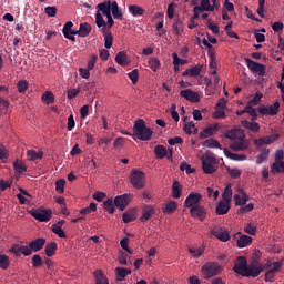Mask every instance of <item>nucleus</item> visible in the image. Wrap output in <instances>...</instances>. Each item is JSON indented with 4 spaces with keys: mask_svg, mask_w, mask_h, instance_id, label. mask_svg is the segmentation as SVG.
<instances>
[{
    "mask_svg": "<svg viewBox=\"0 0 284 284\" xmlns=\"http://www.w3.org/2000/svg\"><path fill=\"white\" fill-rule=\"evenodd\" d=\"M29 212L40 223H48L52 219V211L50 209H31Z\"/></svg>",
    "mask_w": 284,
    "mask_h": 284,
    "instance_id": "nucleus-4",
    "label": "nucleus"
},
{
    "mask_svg": "<svg viewBox=\"0 0 284 284\" xmlns=\"http://www.w3.org/2000/svg\"><path fill=\"white\" fill-rule=\"evenodd\" d=\"M154 154L156 159H165V156H168V149L159 144L154 148Z\"/></svg>",
    "mask_w": 284,
    "mask_h": 284,
    "instance_id": "nucleus-38",
    "label": "nucleus"
},
{
    "mask_svg": "<svg viewBox=\"0 0 284 284\" xmlns=\"http://www.w3.org/2000/svg\"><path fill=\"white\" fill-rule=\"evenodd\" d=\"M100 3H105L108 7V11L113 14L114 19H118L119 21H123V11L119 8V3L116 1H111V0H104L103 2Z\"/></svg>",
    "mask_w": 284,
    "mask_h": 284,
    "instance_id": "nucleus-9",
    "label": "nucleus"
},
{
    "mask_svg": "<svg viewBox=\"0 0 284 284\" xmlns=\"http://www.w3.org/2000/svg\"><path fill=\"white\" fill-rule=\"evenodd\" d=\"M173 32L178 37H181V32H183V21H181V18H176L174 20V23L172 24Z\"/></svg>",
    "mask_w": 284,
    "mask_h": 284,
    "instance_id": "nucleus-39",
    "label": "nucleus"
},
{
    "mask_svg": "<svg viewBox=\"0 0 284 284\" xmlns=\"http://www.w3.org/2000/svg\"><path fill=\"white\" fill-rule=\"evenodd\" d=\"M74 23L72 21H68L63 29H62V33L64 37H68V34H70L72 32V28H73Z\"/></svg>",
    "mask_w": 284,
    "mask_h": 284,
    "instance_id": "nucleus-63",
    "label": "nucleus"
},
{
    "mask_svg": "<svg viewBox=\"0 0 284 284\" xmlns=\"http://www.w3.org/2000/svg\"><path fill=\"white\" fill-rule=\"evenodd\" d=\"M280 138L281 135L278 133L260 138L254 140V145H256L257 148H262V145H272V143H274V141H278Z\"/></svg>",
    "mask_w": 284,
    "mask_h": 284,
    "instance_id": "nucleus-16",
    "label": "nucleus"
},
{
    "mask_svg": "<svg viewBox=\"0 0 284 284\" xmlns=\"http://www.w3.org/2000/svg\"><path fill=\"white\" fill-rule=\"evenodd\" d=\"M190 214L192 219H199V221H205V216H207V211L204 209L203 205L199 204L190 209Z\"/></svg>",
    "mask_w": 284,
    "mask_h": 284,
    "instance_id": "nucleus-15",
    "label": "nucleus"
},
{
    "mask_svg": "<svg viewBox=\"0 0 284 284\" xmlns=\"http://www.w3.org/2000/svg\"><path fill=\"white\" fill-rule=\"evenodd\" d=\"M227 174L231 179H239L241 176V170L239 169H226Z\"/></svg>",
    "mask_w": 284,
    "mask_h": 284,
    "instance_id": "nucleus-64",
    "label": "nucleus"
},
{
    "mask_svg": "<svg viewBox=\"0 0 284 284\" xmlns=\"http://www.w3.org/2000/svg\"><path fill=\"white\" fill-rule=\"evenodd\" d=\"M130 274H132L131 268H125L121 266L115 267L116 281H125V277L130 276Z\"/></svg>",
    "mask_w": 284,
    "mask_h": 284,
    "instance_id": "nucleus-25",
    "label": "nucleus"
},
{
    "mask_svg": "<svg viewBox=\"0 0 284 284\" xmlns=\"http://www.w3.org/2000/svg\"><path fill=\"white\" fill-rule=\"evenodd\" d=\"M114 206H116V205L114 204V200H112V199H108L103 203V207H104L105 212H109V214H114V212L116 210Z\"/></svg>",
    "mask_w": 284,
    "mask_h": 284,
    "instance_id": "nucleus-44",
    "label": "nucleus"
},
{
    "mask_svg": "<svg viewBox=\"0 0 284 284\" xmlns=\"http://www.w3.org/2000/svg\"><path fill=\"white\" fill-rule=\"evenodd\" d=\"M204 250L201 247H191L189 248V253L192 254L195 258H199V256H203Z\"/></svg>",
    "mask_w": 284,
    "mask_h": 284,
    "instance_id": "nucleus-62",
    "label": "nucleus"
},
{
    "mask_svg": "<svg viewBox=\"0 0 284 284\" xmlns=\"http://www.w3.org/2000/svg\"><path fill=\"white\" fill-rule=\"evenodd\" d=\"M224 154L227 159H231V161H246L247 160V155L245 154H236V153H232L231 151H229L227 149H224Z\"/></svg>",
    "mask_w": 284,
    "mask_h": 284,
    "instance_id": "nucleus-29",
    "label": "nucleus"
},
{
    "mask_svg": "<svg viewBox=\"0 0 284 284\" xmlns=\"http://www.w3.org/2000/svg\"><path fill=\"white\" fill-rule=\"evenodd\" d=\"M203 274V278L206 281L210 278H214V276H219L223 272V266L219 264V262H206L201 270Z\"/></svg>",
    "mask_w": 284,
    "mask_h": 284,
    "instance_id": "nucleus-2",
    "label": "nucleus"
},
{
    "mask_svg": "<svg viewBox=\"0 0 284 284\" xmlns=\"http://www.w3.org/2000/svg\"><path fill=\"white\" fill-rule=\"evenodd\" d=\"M221 126L219 124L210 125L200 133V139H207L209 136H214V133L219 132Z\"/></svg>",
    "mask_w": 284,
    "mask_h": 284,
    "instance_id": "nucleus-23",
    "label": "nucleus"
},
{
    "mask_svg": "<svg viewBox=\"0 0 284 284\" xmlns=\"http://www.w3.org/2000/svg\"><path fill=\"white\" fill-rule=\"evenodd\" d=\"M241 123L243 128L250 130V132H258L261 130V125L258 124V122H250L247 120H242Z\"/></svg>",
    "mask_w": 284,
    "mask_h": 284,
    "instance_id": "nucleus-27",
    "label": "nucleus"
},
{
    "mask_svg": "<svg viewBox=\"0 0 284 284\" xmlns=\"http://www.w3.org/2000/svg\"><path fill=\"white\" fill-rule=\"evenodd\" d=\"M115 61L119 65H128L130 61H128V53L125 51H120L115 55Z\"/></svg>",
    "mask_w": 284,
    "mask_h": 284,
    "instance_id": "nucleus-34",
    "label": "nucleus"
},
{
    "mask_svg": "<svg viewBox=\"0 0 284 284\" xmlns=\"http://www.w3.org/2000/svg\"><path fill=\"white\" fill-rule=\"evenodd\" d=\"M130 201H132V195L124 193L114 197V205L115 207H119L121 212H123V210H125V207H128L130 204Z\"/></svg>",
    "mask_w": 284,
    "mask_h": 284,
    "instance_id": "nucleus-12",
    "label": "nucleus"
},
{
    "mask_svg": "<svg viewBox=\"0 0 284 284\" xmlns=\"http://www.w3.org/2000/svg\"><path fill=\"white\" fill-rule=\"evenodd\" d=\"M230 149L234 152H245V150L250 149V141L245 138L235 140L230 144Z\"/></svg>",
    "mask_w": 284,
    "mask_h": 284,
    "instance_id": "nucleus-13",
    "label": "nucleus"
},
{
    "mask_svg": "<svg viewBox=\"0 0 284 284\" xmlns=\"http://www.w3.org/2000/svg\"><path fill=\"white\" fill-rule=\"evenodd\" d=\"M271 174H284V162L283 161H275L271 165Z\"/></svg>",
    "mask_w": 284,
    "mask_h": 284,
    "instance_id": "nucleus-30",
    "label": "nucleus"
},
{
    "mask_svg": "<svg viewBox=\"0 0 284 284\" xmlns=\"http://www.w3.org/2000/svg\"><path fill=\"white\" fill-rule=\"evenodd\" d=\"M130 183L135 190H143L145 185V173L142 171H132Z\"/></svg>",
    "mask_w": 284,
    "mask_h": 284,
    "instance_id": "nucleus-6",
    "label": "nucleus"
},
{
    "mask_svg": "<svg viewBox=\"0 0 284 284\" xmlns=\"http://www.w3.org/2000/svg\"><path fill=\"white\" fill-rule=\"evenodd\" d=\"M95 26L98 28H105V27H108V23L105 22V19H103V14H101V11H98L95 13Z\"/></svg>",
    "mask_w": 284,
    "mask_h": 284,
    "instance_id": "nucleus-48",
    "label": "nucleus"
},
{
    "mask_svg": "<svg viewBox=\"0 0 284 284\" xmlns=\"http://www.w3.org/2000/svg\"><path fill=\"white\" fill-rule=\"evenodd\" d=\"M244 232L246 234H250L251 236H256V225H254L253 223H247L244 226Z\"/></svg>",
    "mask_w": 284,
    "mask_h": 284,
    "instance_id": "nucleus-56",
    "label": "nucleus"
},
{
    "mask_svg": "<svg viewBox=\"0 0 284 284\" xmlns=\"http://www.w3.org/2000/svg\"><path fill=\"white\" fill-rule=\"evenodd\" d=\"M45 246V239L44 237H38L29 243V247L32 252H41L43 247Z\"/></svg>",
    "mask_w": 284,
    "mask_h": 284,
    "instance_id": "nucleus-21",
    "label": "nucleus"
},
{
    "mask_svg": "<svg viewBox=\"0 0 284 284\" xmlns=\"http://www.w3.org/2000/svg\"><path fill=\"white\" fill-rule=\"evenodd\" d=\"M180 97L191 103H199L201 101V95L196 91H192V89L182 90Z\"/></svg>",
    "mask_w": 284,
    "mask_h": 284,
    "instance_id": "nucleus-17",
    "label": "nucleus"
},
{
    "mask_svg": "<svg viewBox=\"0 0 284 284\" xmlns=\"http://www.w3.org/2000/svg\"><path fill=\"white\" fill-rule=\"evenodd\" d=\"M31 263H32V267H36V268L43 267V258L39 254H36L32 256Z\"/></svg>",
    "mask_w": 284,
    "mask_h": 284,
    "instance_id": "nucleus-51",
    "label": "nucleus"
},
{
    "mask_svg": "<svg viewBox=\"0 0 284 284\" xmlns=\"http://www.w3.org/2000/svg\"><path fill=\"white\" fill-rule=\"evenodd\" d=\"M267 156H270V149H263L256 158V164L262 165V163H265Z\"/></svg>",
    "mask_w": 284,
    "mask_h": 284,
    "instance_id": "nucleus-42",
    "label": "nucleus"
},
{
    "mask_svg": "<svg viewBox=\"0 0 284 284\" xmlns=\"http://www.w3.org/2000/svg\"><path fill=\"white\" fill-rule=\"evenodd\" d=\"M80 37L85 38L92 32V26L88 22H83L80 24Z\"/></svg>",
    "mask_w": 284,
    "mask_h": 284,
    "instance_id": "nucleus-37",
    "label": "nucleus"
},
{
    "mask_svg": "<svg viewBox=\"0 0 284 284\" xmlns=\"http://www.w3.org/2000/svg\"><path fill=\"white\" fill-rule=\"evenodd\" d=\"M180 170L181 172H186V174H194V172H196V169L192 168V165L182 162L180 165Z\"/></svg>",
    "mask_w": 284,
    "mask_h": 284,
    "instance_id": "nucleus-54",
    "label": "nucleus"
},
{
    "mask_svg": "<svg viewBox=\"0 0 284 284\" xmlns=\"http://www.w3.org/2000/svg\"><path fill=\"white\" fill-rule=\"evenodd\" d=\"M129 79L132 81L133 85L139 83V69H134L128 73Z\"/></svg>",
    "mask_w": 284,
    "mask_h": 284,
    "instance_id": "nucleus-57",
    "label": "nucleus"
},
{
    "mask_svg": "<svg viewBox=\"0 0 284 284\" xmlns=\"http://www.w3.org/2000/svg\"><path fill=\"white\" fill-rule=\"evenodd\" d=\"M27 159L28 161H37L39 159H43V152H37L34 150L27 151Z\"/></svg>",
    "mask_w": 284,
    "mask_h": 284,
    "instance_id": "nucleus-41",
    "label": "nucleus"
},
{
    "mask_svg": "<svg viewBox=\"0 0 284 284\" xmlns=\"http://www.w3.org/2000/svg\"><path fill=\"white\" fill-rule=\"evenodd\" d=\"M99 60V55L95 53H92L90 55V59L88 61L87 68L88 70H94V65L97 64V61Z\"/></svg>",
    "mask_w": 284,
    "mask_h": 284,
    "instance_id": "nucleus-55",
    "label": "nucleus"
},
{
    "mask_svg": "<svg viewBox=\"0 0 284 284\" xmlns=\"http://www.w3.org/2000/svg\"><path fill=\"white\" fill-rule=\"evenodd\" d=\"M241 194H235L234 195V201L236 206H243L250 201V195L243 191V189L240 190Z\"/></svg>",
    "mask_w": 284,
    "mask_h": 284,
    "instance_id": "nucleus-24",
    "label": "nucleus"
},
{
    "mask_svg": "<svg viewBox=\"0 0 284 284\" xmlns=\"http://www.w3.org/2000/svg\"><path fill=\"white\" fill-rule=\"evenodd\" d=\"M252 236L250 235H241L240 239L237 240V247H247V245H252Z\"/></svg>",
    "mask_w": 284,
    "mask_h": 284,
    "instance_id": "nucleus-32",
    "label": "nucleus"
},
{
    "mask_svg": "<svg viewBox=\"0 0 284 284\" xmlns=\"http://www.w3.org/2000/svg\"><path fill=\"white\" fill-rule=\"evenodd\" d=\"M225 139H230L231 141H239L241 139H245V133L241 129H232L224 133Z\"/></svg>",
    "mask_w": 284,
    "mask_h": 284,
    "instance_id": "nucleus-19",
    "label": "nucleus"
},
{
    "mask_svg": "<svg viewBox=\"0 0 284 284\" xmlns=\"http://www.w3.org/2000/svg\"><path fill=\"white\" fill-rule=\"evenodd\" d=\"M10 267V257L8 255H0V270H8Z\"/></svg>",
    "mask_w": 284,
    "mask_h": 284,
    "instance_id": "nucleus-52",
    "label": "nucleus"
},
{
    "mask_svg": "<svg viewBox=\"0 0 284 284\" xmlns=\"http://www.w3.org/2000/svg\"><path fill=\"white\" fill-rule=\"evenodd\" d=\"M42 102L47 105H51V103H54V93H52V91H45L42 94Z\"/></svg>",
    "mask_w": 284,
    "mask_h": 284,
    "instance_id": "nucleus-46",
    "label": "nucleus"
},
{
    "mask_svg": "<svg viewBox=\"0 0 284 284\" xmlns=\"http://www.w3.org/2000/svg\"><path fill=\"white\" fill-rule=\"evenodd\" d=\"M57 247H58L57 242H48L44 248L45 255L49 257L54 256V254H57Z\"/></svg>",
    "mask_w": 284,
    "mask_h": 284,
    "instance_id": "nucleus-31",
    "label": "nucleus"
},
{
    "mask_svg": "<svg viewBox=\"0 0 284 284\" xmlns=\"http://www.w3.org/2000/svg\"><path fill=\"white\" fill-rule=\"evenodd\" d=\"M102 31L104 32V48L110 50L112 43H114V37L112 36V32L104 31V29H102Z\"/></svg>",
    "mask_w": 284,
    "mask_h": 284,
    "instance_id": "nucleus-40",
    "label": "nucleus"
},
{
    "mask_svg": "<svg viewBox=\"0 0 284 284\" xmlns=\"http://www.w3.org/2000/svg\"><path fill=\"white\" fill-rule=\"evenodd\" d=\"M63 225H65V221L61 220L58 221L55 224H52L51 230L53 234H57L59 239H68V235H65V231H63Z\"/></svg>",
    "mask_w": 284,
    "mask_h": 284,
    "instance_id": "nucleus-20",
    "label": "nucleus"
},
{
    "mask_svg": "<svg viewBox=\"0 0 284 284\" xmlns=\"http://www.w3.org/2000/svg\"><path fill=\"white\" fill-rule=\"evenodd\" d=\"M202 170L204 174H214L216 172V156L214 153L207 151L202 158Z\"/></svg>",
    "mask_w": 284,
    "mask_h": 284,
    "instance_id": "nucleus-3",
    "label": "nucleus"
},
{
    "mask_svg": "<svg viewBox=\"0 0 284 284\" xmlns=\"http://www.w3.org/2000/svg\"><path fill=\"white\" fill-rule=\"evenodd\" d=\"M222 201L224 202V203H231V201H232V190H230V189H225L224 190V192H223V194H222Z\"/></svg>",
    "mask_w": 284,
    "mask_h": 284,
    "instance_id": "nucleus-61",
    "label": "nucleus"
},
{
    "mask_svg": "<svg viewBox=\"0 0 284 284\" xmlns=\"http://www.w3.org/2000/svg\"><path fill=\"white\" fill-rule=\"evenodd\" d=\"M182 192H183V189L181 187V183H179V181H174L172 184V197L181 199Z\"/></svg>",
    "mask_w": 284,
    "mask_h": 284,
    "instance_id": "nucleus-35",
    "label": "nucleus"
},
{
    "mask_svg": "<svg viewBox=\"0 0 284 284\" xmlns=\"http://www.w3.org/2000/svg\"><path fill=\"white\" fill-rule=\"evenodd\" d=\"M154 214H156V206L151 204H143L142 205V215L140 217L141 223H145L150 221Z\"/></svg>",
    "mask_w": 284,
    "mask_h": 284,
    "instance_id": "nucleus-11",
    "label": "nucleus"
},
{
    "mask_svg": "<svg viewBox=\"0 0 284 284\" xmlns=\"http://www.w3.org/2000/svg\"><path fill=\"white\" fill-rule=\"evenodd\" d=\"M108 8H110V6L105 4V3H99L97 6L98 12H102L103 17H106V19H108V21H106L108 28H112V26H114V19L112 18V13L108 10Z\"/></svg>",
    "mask_w": 284,
    "mask_h": 284,
    "instance_id": "nucleus-18",
    "label": "nucleus"
},
{
    "mask_svg": "<svg viewBox=\"0 0 284 284\" xmlns=\"http://www.w3.org/2000/svg\"><path fill=\"white\" fill-rule=\"evenodd\" d=\"M265 270L263 264L258 261H253L252 264L246 266V271L244 272V276L246 278H256V276H261V273Z\"/></svg>",
    "mask_w": 284,
    "mask_h": 284,
    "instance_id": "nucleus-5",
    "label": "nucleus"
},
{
    "mask_svg": "<svg viewBox=\"0 0 284 284\" xmlns=\"http://www.w3.org/2000/svg\"><path fill=\"white\" fill-rule=\"evenodd\" d=\"M123 223H132V221H136V213L134 211H128L122 215Z\"/></svg>",
    "mask_w": 284,
    "mask_h": 284,
    "instance_id": "nucleus-45",
    "label": "nucleus"
},
{
    "mask_svg": "<svg viewBox=\"0 0 284 284\" xmlns=\"http://www.w3.org/2000/svg\"><path fill=\"white\" fill-rule=\"evenodd\" d=\"M179 209L176 201H171L162 206V212L164 214H174V211Z\"/></svg>",
    "mask_w": 284,
    "mask_h": 284,
    "instance_id": "nucleus-28",
    "label": "nucleus"
},
{
    "mask_svg": "<svg viewBox=\"0 0 284 284\" xmlns=\"http://www.w3.org/2000/svg\"><path fill=\"white\" fill-rule=\"evenodd\" d=\"M200 8L202 9V12H214V7L210 4V0H201Z\"/></svg>",
    "mask_w": 284,
    "mask_h": 284,
    "instance_id": "nucleus-53",
    "label": "nucleus"
},
{
    "mask_svg": "<svg viewBox=\"0 0 284 284\" xmlns=\"http://www.w3.org/2000/svg\"><path fill=\"white\" fill-rule=\"evenodd\" d=\"M65 180L60 179L55 182V191L59 192V194H63L65 192Z\"/></svg>",
    "mask_w": 284,
    "mask_h": 284,
    "instance_id": "nucleus-59",
    "label": "nucleus"
},
{
    "mask_svg": "<svg viewBox=\"0 0 284 284\" xmlns=\"http://www.w3.org/2000/svg\"><path fill=\"white\" fill-rule=\"evenodd\" d=\"M201 199H203V195H201V193L191 192L184 201V207L192 209L196 205H200Z\"/></svg>",
    "mask_w": 284,
    "mask_h": 284,
    "instance_id": "nucleus-14",
    "label": "nucleus"
},
{
    "mask_svg": "<svg viewBox=\"0 0 284 284\" xmlns=\"http://www.w3.org/2000/svg\"><path fill=\"white\" fill-rule=\"evenodd\" d=\"M245 63L253 74H257L258 77H265V71L267 70V67L250 58H245Z\"/></svg>",
    "mask_w": 284,
    "mask_h": 284,
    "instance_id": "nucleus-7",
    "label": "nucleus"
},
{
    "mask_svg": "<svg viewBox=\"0 0 284 284\" xmlns=\"http://www.w3.org/2000/svg\"><path fill=\"white\" fill-rule=\"evenodd\" d=\"M231 207L232 206L230 205L229 202L219 201L215 206V212H216L217 216H223V215L227 214V212H230Z\"/></svg>",
    "mask_w": 284,
    "mask_h": 284,
    "instance_id": "nucleus-22",
    "label": "nucleus"
},
{
    "mask_svg": "<svg viewBox=\"0 0 284 284\" xmlns=\"http://www.w3.org/2000/svg\"><path fill=\"white\" fill-rule=\"evenodd\" d=\"M152 134H154V131L150 129V126L145 125V121L143 119H139L134 122L133 125V139L136 141H151Z\"/></svg>",
    "mask_w": 284,
    "mask_h": 284,
    "instance_id": "nucleus-1",
    "label": "nucleus"
},
{
    "mask_svg": "<svg viewBox=\"0 0 284 284\" xmlns=\"http://www.w3.org/2000/svg\"><path fill=\"white\" fill-rule=\"evenodd\" d=\"M281 108V103L275 102L273 105L268 106V115L270 116H276L278 114V110Z\"/></svg>",
    "mask_w": 284,
    "mask_h": 284,
    "instance_id": "nucleus-58",
    "label": "nucleus"
},
{
    "mask_svg": "<svg viewBox=\"0 0 284 284\" xmlns=\"http://www.w3.org/2000/svg\"><path fill=\"white\" fill-rule=\"evenodd\" d=\"M203 71V64H199L192 67L191 69H186L182 74L183 77H199Z\"/></svg>",
    "mask_w": 284,
    "mask_h": 284,
    "instance_id": "nucleus-26",
    "label": "nucleus"
},
{
    "mask_svg": "<svg viewBox=\"0 0 284 284\" xmlns=\"http://www.w3.org/2000/svg\"><path fill=\"white\" fill-rule=\"evenodd\" d=\"M246 270H247V257L237 256L234 262L233 272H235V274H239L240 276H245Z\"/></svg>",
    "mask_w": 284,
    "mask_h": 284,
    "instance_id": "nucleus-10",
    "label": "nucleus"
},
{
    "mask_svg": "<svg viewBox=\"0 0 284 284\" xmlns=\"http://www.w3.org/2000/svg\"><path fill=\"white\" fill-rule=\"evenodd\" d=\"M149 68L153 72H156V70H159V68H161V61L158 58H150L149 59Z\"/></svg>",
    "mask_w": 284,
    "mask_h": 284,
    "instance_id": "nucleus-50",
    "label": "nucleus"
},
{
    "mask_svg": "<svg viewBox=\"0 0 284 284\" xmlns=\"http://www.w3.org/2000/svg\"><path fill=\"white\" fill-rule=\"evenodd\" d=\"M202 145L204 148H217L219 150H221V143L217 142V140L215 139H207L205 140Z\"/></svg>",
    "mask_w": 284,
    "mask_h": 284,
    "instance_id": "nucleus-49",
    "label": "nucleus"
},
{
    "mask_svg": "<svg viewBox=\"0 0 284 284\" xmlns=\"http://www.w3.org/2000/svg\"><path fill=\"white\" fill-rule=\"evenodd\" d=\"M93 276L95 278V284H110V282H108V276H105L101 271H95Z\"/></svg>",
    "mask_w": 284,
    "mask_h": 284,
    "instance_id": "nucleus-36",
    "label": "nucleus"
},
{
    "mask_svg": "<svg viewBox=\"0 0 284 284\" xmlns=\"http://www.w3.org/2000/svg\"><path fill=\"white\" fill-rule=\"evenodd\" d=\"M245 114H250L251 121H256L258 119V114L256 113V109H254L252 105L247 104L244 108Z\"/></svg>",
    "mask_w": 284,
    "mask_h": 284,
    "instance_id": "nucleus-47",
    "label": "nucleus"
},
{
    "mask_svg": "<svg viewBox=\"0 0 284 284\" xmlns=\"http://www.w3.org/2000/svg\"><path fill=\"white\" fill-rule=\"evenodd\" d=\"M13 168H14L16 174H23V172H28V166H26V164L19 160H17L13 163Z\"/></svg>",
    "mask_w": 284,
    "mask_h": 284,
    "instance_id": "nucleus-43",
    "label": "nucleus"
},
{
    "mask_svg": "<svg viewBox=\"0 0 284 284\" xmlns=\"http://www.w3.org/2000/svg\"><path fill=\"white\" fill-rule=\"evenodd\" d=\"M17 88H18V92H20V94H23V92L28 90V81L27 80L18 81Z\"/></svg>",
    "mask_w": 284,
    "mask_h": 284,
    "instance_id": "nucleus-60",
    "label": "nucleus"
},
{
    "mask_svg": "<svg viewBox=\"0 0 284 284\" xmlns=\"http://www.w3.org/2000/svg\"><path fill=\"white\" fill-rule=\"evenodd\" d=\"M129 12L133 17H143V14L145 13V10L142 7H139L136 4H131L129 6Z\"/></svg>",
    "mask_w": 284,
    "mask_h": 284,
    "instance_id": "nucleus-33",
    "label": "nucleus"
},
{
    "mask_svg": "<svg viewBox=\"0 0 284 284\" xmlns=\"http://www.w3.org/2000/svg\"><path fill=\"white\" fill-rule=\"evenodd\" d=\"M212 236H215L217 241H221L222 243H227L232 236L230 235V231L227 229L222 226H215L211 230Z\"/></svg>",
    "mask_w": 284,
    "mask_h": 284,
    "instance_id": "nucleus-8",
    "label": "nucleus"
}]
</instances>
